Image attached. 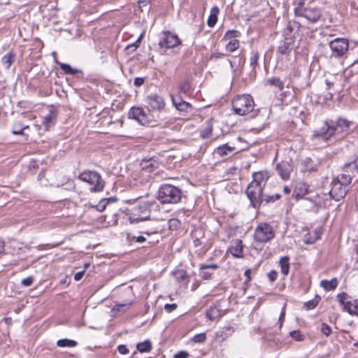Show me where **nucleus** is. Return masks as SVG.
Segmentation results:
<instances>
[{
  "label": "nucleus",
  "instance_id": "1",
  "mask_svg": "<svg viewBox=\"0 0 358 358\" xmlns=\"http://www.w3.org/2000/svg\"><path fill=\"white\" fill-rule=\"evenodd\" d=\"M350 122L345 119L338 118L336 122L330 120L324 122L322 127L316 130L314 136L317 138L327 141L332 137L338 136L336 138L343 137V134L348 131Z\"/></svg>",
  "mask_w": 358,
  "mask_h": 358
},
{
  "label": "nucleus",
  "instance_id": "2",
  "mask_svg": "<svg viewBox=\"0 0 358 358\" xmlns=\"http://www.w3.org/2000/svg\"><path fill=\"white\" fill-rule=\"evenodd\" d=\"M182 196L181 189L171 184H162L158 189L157 199L163 204L178 203L181 201Z\"/></svg>",
  "mask_w": 358,
  "mask_h": 358
},
{
  "label": "nucleus",
  "instance_id": "3",
  "mask_svg": "<svg viewBox=\"0 0 358 358\" xmlns=\"http://www.w3.org/2000/svg\"><path fill=\"white\" fill-rule=\"evenodd\" d=\"M350 177L339 173L331 182L329 194L334 200L338 201L343 199L350 190Z\"/></svg>",
  "mask_w": 358,
  "mask_h": 358
},
{
  "label": "nucleus",
  "instance_id": "4",
  "mask_svg": "<svg viewBox=\"0 0 358 358\" xmlns=\"http://www.w3.org/2000/svg\"><path fill=\"white\" fill-rule=\"evenodd\" d=\"M234 113L238 115H245L254 110L255 102L250 94L236 96L232 101Z\"/></svg>",
  "mask_w": 358,
  "mask_h": 358
},
{
  "label": "nucleus",
  "instance_id": "5",
  "mask_svg": "<svg viewBox=\"0 0 358 358\" xmlns=\"http://www.w3.org/2000/svg\"><path fill=\"white\" fill-rule=\"evenodd\" d=\"M294 15L296 17H304L308 22L314 24L317 22L322 17V12L317 7H304L303 3H300L294 8Z\"/></svg>",
  "mask_w": 358,
  "mask_h": 358
},
{
  "label": "nucleus",
  "instance_id": "6",
  "mask_svg": "<svg viewBox=\"0 0 358 358\" xmlns=\"http://www.w3.org/2000/svg\"><path fill=\"white\" fill-rule=\"evenodd\" d=\"M78 178L91 185L90 191L101 192L105 186V182L101 175L94 171H85L81 173Z\"/></svg>",
  "mask_w": 358,
  "mask_h": 358
},
{
  "label": "nucleus",
  "instance_id": "7",
  "mask_svg": "<svg viewBox=\"0 0 358 358\" xmlns=\"http://www.w3.org/2000/svg\"><path fill=\"white\" fill-rule=\"evenodd\" d=\"M263 185L251 182L246 189V194L250 201L251 205L257 208L262 204Z\"/></svg>",
  "mask_w": 358,
  "mask_h": 358
},
{
  "label": "nucleus",
  "instance_id": "8",
  "mask_svg": "<svg viewBox=\"0 0 358 358\" xmlns=\"http://www.w3.org/2000/svg\"><path fill=\"white\" fill-rule=\"evenodd\" d=\"M181 43L178 36L170 31H163L159 41V46L162 54H164L167 49L173 48Z\"/></svg>",
  "mask_w": 358,
  "mask_h": 358
},
{
  "label": "nucleus",
  "instance_id": "9",
  "mask_svg": "<svg viewBox=\"0 0 358 358\" xmlns=\"http://www.w3.org/2000/svg\"><path fill=\"white\" fill-rule=\"evenodd\" d=\"M275 236L273 227L267 223L259 224L255 232V240L259 243H266Z\"/></svg>",
  "mask_w": 358,
  "mask_h": 358
},
{
  "label": "nucleus",
  "instance_id": "10",
  "mask_svg": "<svg viewBox=\"0 0 358 358\" xmlns=\"http://www.w3.org/2000/svg\"><path fill=\"white\" fill-rule=\"evenodd\" d=\"M129 117L136 120L143 126H152L154 121L150 115L146 113L143 108L141 107H132L128 113Z\"/></svg>",
  "mask_w": 358,
  "mask_h": 358
},
{
  "label": "nucleus",
  "instance_id": "11",
  "mask_svg": "<svg viewBox=\"0 0 358 358\" xmlns=\"http://www.w3.org/2000/svg\"><path fill=\"white\" fill-rule=\"evenodd\" d=\"M150 216V205L147 203H143L133 209V213L129 217V222L131 224L138 223L148 220Z\"/></svg>",
  "mask_w": 358,
  "mask_h": 358
},
{
  "label": "nucleus",
  "instance_id": "12",
  "mask_svg": "<svg viewBox=\"0 0 358 358\" xmlns=\"http://www.w3.org/2000/svg\"><path fill=\"white\" fill-rule=\"evenodd\" d=\"M336 297L341 306H343V311L348 312L351 315L358 316V299L352 303L349 300L350 296L345 292L338 294Z\"/></svg>",
  "mask_w": 358,
  "mask_h": 358
},
{
  "label": "nucleus",
  "instance_id": "13",
  "mask_svg": "<svg viewBox=\"0 0 358 358\" xmlns=\"http://www.w3.org/2000/svg\"><path fill=\"white\" fill-rule=\"evenodd\" d=\"M331 50V57H341L348 51L349 42L344 38H336L329 43Z\"/></svg>",
  "mask_w": 358,
  "mask_h": 358
},
{
  "label": "nucleus",
  "instance_id": "14",
  "mask_svg": "<svg viewBox=\"0 0 358 358\" xmlns=\"http://www.w3.org/2000/svg\"><path fill=\"white\" fill-rule=\"evenodd\" d=\"M145 101L150 110L160 111L165 107L164 98L155 93L149 94L146 97Z\"/></svg>",
  "mask_w": 358,
  "mask_h": 358
},
{
  "label": "nucleus",
  "instance_id": "15",
  "mask_svg": "<svg viewBox=\"0 0 358 358\" xmlns=\"http://www.w3.org/2000/svg\"><path fill=\"white\" fill-rule=\"evenodd\" d=\"M275 170L279 176L283 180H287L290 178V173L293 171V164L292 161H282L275 166Z\"/></svg>",
  "mask_w": 358,
  "mask_h": 358
},
{
  "label": "nucleus",
  "instance_id": "16",
  "mask_svg": "<svg viewBox=\"0 0 358 358\" xmlns=\"http://www.w3.org/2000/svg\"><path fill=\"white\" fill-rule=\"evenodd\" d=\"M341 174L349 176L352 182V178L358 176V156L353 161L345 163L342 166Z\"/></svg>",
  "mask_w": 358,
  "mask_h": 358
},
{
  "label": "nucleus",
  "instance_id": "17",
  "mask_svg": "<svg viewBox=\"0 0 358 358\" xmlns=\"http://www.w3.org/2000/svg\"><path fill=\"white\" fill-rule=\"evenodd\" d=\"M294 48V39L292 36H286L281 41L278 47L277 52L281 55H288Z\"/></svg>",
  "mask_w": 358,
  "mask_h": 358
},
{
  "label": "nucleus",
  "instance_id": "18",
  "mask_svg": "<svg viewBox=\"0 0 358 358\" xmlns=\"http://www.w3.org/2000/svg\"><path fill=\"white\" fill-rule=\"evenodd\" d=\"M224 314L225 310L221 309L217 304L210 306L206 312V317L211 321L219 320Z\"/></svg>",
  "mask_w": 358,
  "mask_h": 358
},
{
  "label": "nucleus",
  "instance_id": "19",
  "mask_svg": "<svg viewBox=\"0 0 358 358\" xmlns=\"http://www.w3.org/2000/svg\"><path fill=\"white\" fill-rule=\"evenodd\" d=\"M171 100L175 106V107L180 112H189L192 110V106L189 103L182 100V99L179 96H171Z\"/></svg>",
  "mask_w": 358,
  "mask_h": 358
},
{
  "label": "nucleus",
  "instance_id": "20",
  "mask_svg": "<svg viewBox=\"0 0 358 358\" xmlns=\"http://www.w3.org/2000/svg\"><path fill=\"white\" fill-rule=\"evenodd\" d=\"M309 192V186L303 182L298 183L294 190L293 197L296 200L303 199Z\"/></svg>",
  "mask_w": 358,
  "mask_h": 358
},
{
  "label": "nucleus",
  "instance_id": "21",
  "mask_svg": "<svg viewBox=\"0 0 358 358\" xmlns=\"http://www.w3.org/2000/svg\"><path fill=\"white\" fill-rule=\"evenodd\" d=\"M243 242L240 239H236L232 242L229 248L230 253L236 258L243 257Z\"/></svg>",
  "mask_w": 358,
  "mask_h": 358
},
{
  "label": "nucleus",
  "instance_id": "22",
  "mask_svg": "<svg viewBox=\"0 0 358 358\" xmlns=\"http://www.w3.org/2000/svg\"><path fill=\"white\" fill-rule=\"evenodd\" d=\"M218 265L216 264H202L199 266L200 276L203 280H210L212 278L213 273L209 271H206V269L216 270L218 268Z\"/></svg>",
  "mask_w": 358,
  "mask_h": 358
},
{
  "label": "nucleus",
  "instance_id": "23",
  "mask_svg": "<svg viewBox=\"0 0 358 358\" xmlns=\"http://www.w3.org/2000/svg\"><path fill=\"white\" fill-rule=\"evenodd\" d=\"M235 150V148L228 144H224L218 146L214 150V155L220 157H225L231 155Z\"/></svg>",
  "mask_w": 358,
  "mask_h": 358
},
{
  "label": "nucleus",
  "instance_id": "24",
  "mask_svg": "<svg viewBox=\"0 0 358 358\" xmlns=\"http://www.w3.org/2000/svg\"><path fill=\"white\" fill-rule=\"evenodd\" d=\"M143 170L147 172H152L156 170L159 166V163L153 158L144 159L141 164Z\"/></svg>",
  "mask_w": 358,
  "mask_h": 358
},
{
  "label": "nucleus",
  "instance_id": "25",
  "mask_svg": "<svg viewBox=\"0 0 358 358\" xmlns=\"http://www.w3.org/2000/svg\"><path fill=\"white\" fill-rule=\"evenodd\" d=\"M28 128V125L23 124L20 121H15L13 124L11 132L14 135L24 136H26V139H27L29 136L25 134L24 131Z\"/></svg>",
  "mask_w": 358,
  "mask_h": 358
},
{
  "label": "nucleus",
  "instance_id": "26",
  "mask_svg": "<svg viewBox=\"0 0 358 358\" xmlns=\"http://www.w3.org/2000/svg\"><path fill=\"white\" fill-rule=\"evenodd\" d=\"M252 177L253 180L252 182H256L257 183L264 186L265 182L269 178V175L267 171H259L254 173Z\"/></svg>",
  "mask_w": 358,
  "mask_h": 358
},
{
  "label": "nucleus",
  "instance_id": "27",
  "mask_svg": "<svg viewBox=\"0 0 358 358\" xmlns=\"http://www.w3.org/2000/svg\"><path fill=\"white\" fill-rule=\"evenodd\" d=\"M15 61V54L10 51L3 56L1 58V63L3 65L6 69H9L10 66L12 64H13Z\"/></svg>",
  "mask_w": 358,
  "mask_h": 358
},
{
  "label": "nucleus",
  "instance_id": "28",
  "mask_svg": "<svg viewBox=\"0 0 358 358\" xmlns=\"http://www.w3.org/2000/svg\"><path fill=\"white\" fill-rule=\"evenodd\" d=\"M220 13L219 8L217 6H213L210 9V13L207 20V24L209 27H213L217 21V15Z\"/></svg>",
  "mask_w": 358,
  "mask_h": 358
},
{
  "label": "nucleus",
  "instance_id": "29",
  "mask_svg": "<svg viewBox=\"0 0 358 358\" xmlns=\"http://www.w3.org/2000/svg\"><path fill=\"white\" fill-rule=\"evenodd\" d=\"M302 171L303 172H312L316 171V165L310 158H306L302 162Z\"/></svg>",
  "mask_w": 358,
  "mask_h": 358
},
{
  "label": "nucleus",
  "instance_id": "30",
  "mask_svg": "<svg viewBox=\"0 0 358 358\" xmlns=\"http://www.w3.org/2000/svg\"><path fill=\"white\" fill-rule=\"evenodd\" d=\"M320 285L327 291H331L334 289L338 285V281L336 278H333L331 280H323L320 282Z\"/></svg>",
  "mask_w": 358,
  "mask_h": 358
},
{
  "label": "nucleus",
  "instance_id": "31",
  "mask_svg": "<svg viewBox=\"0 0 358 358\" xmlns=\"http://www.w3.org/2000/svg\"><path fill=\"white\" fill-rule=\"evenodd\" d=\"M266 83L271 86L275 87L279 91L284 88V83L278 77L270 78L267 79Z\"/></svg>",
  "mask_w": 358,
  "mask_h": 358
},
{
  "label": "nucleus",
  "instance_id": "32",
  "mask_svg": "<svg viewBox=\"0 0 358 358\" xmlns=\"http://www.w3.org/2000/svg\"><path fill=\"white\" fill-rule=\"evenodd\" d=\"M56 120V113L51 111L48 115L43 117V124L46 128H48L55 124Z\"/></svg>",
  "mask_w": 358,
  "mask_h": 358
},
{
  "label": "nucleus",
  "instance_id": "33",
  "mask_svg": "<svg viewBox=\"0 0 358 358\" xmlns=\"http://www.w3.org/2000/svg\"><path fill=\"white\" fill-rule=\"evenodd\" d=\"M136 348L140 352H149L152 350V343L149 340L145 341L138 343Z\"/></svg>",
  "mask_w": 358,
  "mask_h": 358
},
{
  "label": "nucleus",
  "instance_id": "34",
  "mask_svg": "<svg viewBox=\"0 0 358 358\" xmlns=\"http://www.w3.org/2000/svg\"><path fill=\"white\" fill-rule=\"evenodd\" d=\"M60 69L64 72L66 74L69 75H76L77 73H82V71L78 69H74L71 67L68 64H60Z\"/></svg>",
  "mask_w": 358,
  "mask_h": 358
},
{
  "label": "nucleus",
  "instance_id": "35",
  "mask_svg": "<svg viewBox=\"0 0 358 358\" xmlns=\"http://www.w3.org/2000/svg\"><path fill=\"white\" fill-rule=\"evenodd\" d=\"M77 344L76 341L68 338L59 339L57 341V346L60 348H73L76 347Z\"/></svg>",
  "mask_w": 358,
  "mask_h": 358
},
{
  "label": "nucleus",
  "instance_id": "36",
  "mask_svg": "<svg viewBox=\"0 0 358 358\" xmlns=\"http://www.w3.org/2000/svg\"><path fill=\"white\" fill-rule=\"evenodd\" d=\"M280 265L282 273L287 275L289 271V258L287 257H282L280 260Z\"/></svg>",
  "mask_w": 358,
  "mask_h": 358
},
{
  "label": "nucleus",
  "instance_id": "37",
  "mask_svg": "<svg viewBox=\"0 0 358 358\" xmlns=\"http://www.w3.org/2000/svg\"><path fill=\"white\" fill-rule=\"evenodd\" d=\"M191 88V84L189 80H182L178 85V92L180 94H187Z\"/></svg>",
  "mask_w": 358,
  "mask_h": 358
},
{
  "label": "nucleus",
  "instance_id": "38",
  "mask_svg": "<svg viewBox=\"0 0 358 358\" xmlns=\"http://www.w3.org/2000/svg\"><path fill=\"white\" fill-rule=\"evenodd\" d=\"M300 27V24L299 22L295 21H289L285 29V33L286 35H289L293 31L299 30Z\"/></svg>",
  "mask_w": 358,
  "mask_h": 358
},
{
  "label": "nucleus",
  "instance_id": "39",
  "mask_svg": "<svg viewBox=\"0 0 358 358\" xmlns=\"http://www.w3.org/2000/svg\"><path fill=\"white\" fill-rule=\"evenodd\" d=\"M281 197L280 194H275L273 195H265L262 196V203L264 202L266 204L268 203H273L275 201L280 199Z\"/></svg>",
  "mask_w": 358,
  "mask_h": 358
},
{
  "label": "nucleus",
  "instance_id": "40",
  "mask_svg": "<svg viewBox=\"0 0 358 358\" xmlns=\"http://www.w3.org/2000/svg\"><path fill=\"white\" fill-rule=\"evenodd\" d=\"M239 48V41L237 39H231L230 41L227 44L226 49L227 51L232 52L236 50H238Z\"/></svg>",
  "mask_w": 358,
  "mask_h": 358
},
{
  "label": "nucleus",
  "instance_id": "41",
  "mask_svg": "<svg viewBox=\"0 0 358 358\" xmlns=\"http://www.w3.org/2000/svg\"><path fill=\"white\" fill-rule=\"evenodd\" d=\"M143 235L144 234H141L138 236L129 235L127 237V239L130 243H143L146 241V238Z\"/></svg>",
  "mask_w": 358,
  "mask_h": 358
},
{
  "label": "nucleus",
  "instance_id": "42",
  "mask_svg": "<svg viewBox=\"0 0 358 358\" xmlns=\"http://www.w3.org/2000/svg\"><path fill=\"white\" fill-rule=\"evenodd\" d=\"M259 59V54L258 53L257 51L253 50L252 52V55L250 59V66L252 68V69H255L257 66Z\"/></svg>",
  "mask_w": 358,
  "mask_h": 358
},
{
  "label": "nucleus",
  "instance_id": "43",
  "mask_svg": "<svg viewBox=\"0 0 358 358\" xmlns=\"http://www.w3.org/2000/svg\"><path fill=\"white\" fill-rule=\"evenodd\" d=\"M241 33L237 30H228L224 34V39H236L239 37Z\"/></svg>",
  "mask_w": 358,
  "mask_h": 358
},
{
  "label": "nucleus",
  "instance_id": "44",
  "mask_svg": "<svg viewBox=\"0 0 358 358\" xmlns=\"http://www.w3.org/2000/svg\"><path fill=\"white\" fill-rule=\"evenodd\" d=\"M212 131H213V126L211 124H208V126L206 127V128H205L204 129L201 131V132H200L201 136L203 138H208L212 134Z\"/></svg>",
  "mask_w": 358,
  "mask_h": 358
},
{
  "label": "nucleus",
  "instance_id": "45",
  "mask_svg": "<svg viewBox=\"0 0 358 358\" xmlns=\"http://www.w3.org/2000/svg\"><path fill=\"white\" fill-rule=\"evenodd\" d=\"M206 340V335L205 333L198 334L194 336L192 341L196 343H203Z\"/></svg>",
  "mask_w": 358,
  "mask_h": 358
},
{
  "label": "nucleus",
  "instance_id": "46",
  "mask_svg": "<svg viewBox=\"0 0 358 358\" xmlns=\"http://www.w3.org/2000/svg\"><path fill=\"white\" fill-rule=\"evenodd\" d=\"M158 232V227L150 226L145 228L142 230L140 234H146V235H152Z\"/></svg>",
  "mask_w": 358,
  "mask_h": 358
},
{
  "label": "nucleus",
  "instance_id": "47",
  "mask_svg": "<svg viewBox=\"0 0 358 358\" xmlns=\"http://www.w3.org/2000/svg\"><path fill=\"white\" fill-rule=\"evenodd\" d=\"M132 303V301H127L124 303L116 304L114 306L113 310H116L117 311H124L125 308H128L129 306H130Z\"/></svg>",
  "mask_w": 358,
  "mask_h": 358
},
{
  "label": "nucleus",
  "instance_id": "48",
  "mask_svg": "<svg viewBox=\"0 0 358 358\" xmlns=\"http://www.w3.org/2000/svg\"><path fill=\"white\" fill-rule=\"evenodd\" d=\"M319 297L317 296L315 299L308 301L305 303V306H306L307 309H313L314 308L317 304L319 301Z\"/></svg>",
  "mask_w": 358,
  "mask_h": 358
},
{
  "label": "nucleus",
  "instance_id": "49",
  "mask_svg": "<svg viewBox=\"0 0 358 358\" xmlns=\"http://www.w3.org/2000/svg\"><path fill=\"white\" fill-rule=\"evenodd\" d=\"M177 278L181 280V281H185V283H187L189 282V280H187V273L186 271H183V270H181V271H179L178 273H177Z\"/></svg>",
  "mask_w": 358,
  "mask_h": 358
},
{
  "label": "nucleus",
  "instance_id": "50",
  "mask_svg": "<svg viewBox=\"0 0 358 358\" xmlns=\"http://www.w3.org/2000/svg\"><path fill=\"white\" fill-rule=\"evenodd\" d=\"M290 336L297 341H300L303 340V336L301 334L299 331H292L289 333Z\"/></svg>",
  "mask_w": 358,
  "mask_h": 358
},
{
  "label": "nucleus",
  "instance_id": "51",
  "mask_svg": "<svg viewBox=\"0 0 358 358\" xmlns=\"http://www.w3.org/2000/svg\"><path fill=\"white\" fill-rule=\"evenodd\" d=\"M321 331L326 336H328L330 335V334L331 332V328L330 327L329 325H328V324H327L325 323H323L322 324Z\"/></svg>",
  "mask_w": 358,
  "mask_h": 358
},
{
  "label": "nucleus",
  "instance_id": "52",
  "mask_svg": "<svg viewBox=\"0 0 358 358\" xmlns=\"http://www.w3.org/2000/svg\"><path fill=\"white\" fill-rule=\"evenodd\" d=\"M34 282V278L32 276H29L21 281V285L24 287H29L32 285Z\"/></svg>",
  "mask_w": 358,
  "mask_h": 358
},
{
  "label": "nucleus",
  "instance_id": "53",
  "mask_svg": "<svg viewBox=\"0 0 358 358\" xmlns=\"http://www.w3.org/2000/svg\"><path fill=\"white\" fill-rule=\"evenodd\" d=\"M178 306L176 303H166L164 305V310L167 313H171L177 308Z\"/></svg>",
  "mask_w": 358,
  "mask_h": 358
},
{
  "label": "nucleus",
  "instance_id": "54",
  "mask_svg": "<svg viewBox=\"0 0 358 358\" xmlns=\"http://www.w3.org/2000/svg\"><path fill=\"white\" fill-rule=\"evenodd\" d=\"M325 83L327 87V90H333L334 86L336 84V78H334V79L327 78L325 80Z\"/></svg>",
  "mask_w": 358,
  "mask_h": 358
},
{
  "label": "nucleus",
  "instance_id": "55",
  "mask_svg": "<svg viewBox=\"0 0 358 358\" xmlns=\"http://www.w3.org/2000/svg\"><path fill=\"white\" fill-rule=\"evenodd\" d=\"M142 37H143V35H141L140 37L137 39V41L135 43L127 45L126 49L128 50H129L130 49H131L132 50H135L138 47L140 41Z\"/></svg>",
  "mask_w": 358,
  "mask_h": 358
},
{
  "label": "nucleus",
  "instance_id": "56",
  "mask_svg": "<svg viewBox=\"0 0 358 358\" xmlns=\"http://www.w3.org/2000/svg\"><path fill=\"white\" fill-rule=\"evenodd\" d=\"M170 228L177 229L180 225V222L177 219H171L169 221Z\"/></svg>",
  "mask_w": 358,
  "mask_h": 358
},
{
  "label": "nucleus",
  "instance_id": "57",
  "mask_svg": "<svg viewBox=\"0 0 358 358\" xmlns=\"http://www.w3.org/2000/svg\"><path fill=\"white\" fill-rule=\"evenodd\" d=\"M189 357V354L186 351H179L176 353L173 356V358H188Z\"/></svg>",
  "mask_w": 358,
  "mask_h": 358
},
{
  "label": "nucleus",
  "instance_id": "58",
  "mask_svg": "<svg viewBox=\"0 0 358 358\" xmlns=\"http://www.w3.org/2000/svg\"><path fill=\"white\" fill-rule=\"evenodd\" d=\"M117 351L121 355H126L129 353V349L124 345H119L117 346Z\"/></svg>",
  "mask_w": 358,
  "mask_h": 358
},
{
  "label": "nucleus",
  "instance_id": "59",
  "mask_svg": "<svg viewBox=\"0 0 358 358\" xmlns=\"http://www.w3.org/2000/svg\"><path fill=\"white\" fill-rule=\"evenodd\" d=\"M268 277L271 282H274L278 278V273L273 270L268 273Z\"/></svg>",
  "mask_w": 358,
  "mask_h": 358
},
{
  "label": "nucleus",
  "instance_id": "60",
  "mask_svg": "<svg viewBox=\"0 0 358 358\" xmlns=\"http://www.w3.org/2000/svg\"><path fill=\"white\" fill-rule=\"evenodd\" d=\"M285 305L284 306L282 310V312L280 313V315L279 317V323H280V328L282 327V323L285 320Z\"/></svg>",
  "mask_w": 358,
  "mask_h": 358
},
{
  "label": "nucleus",
  "instance_id": "61",
  "mask_svg": "<svg viewBox=\"0 0 358 358\" xmlns=\"http://www.w3.org/2000/svg\"><path fill=\"white\" fill-rule=\"evenodd\" d=\"M315 236L314 238H308L307 240L305 241V243H308V244L314 243L320 238L319 235L317 234V233L316 231L315 232Z\"/></svg>",
  "mask_w": 358,
  "mask_h": 358
},
{
  "label": "nucleus",
  "instance_id": "62",
  "mask_svg": "<svg viewBox=\"0 0 358 358\" xmlns=\"http://www.w3.org/2000/svg\"><path fill=\"white\" fill-rule=\"evenodd\" d=\"M144 83V78H136L134 82V84L136 87H140Z\"/></svg>",
  "mask_w": 358,
  "mask_h": 358
},
{
  "label": "nucleus",
  "instance_id": "63",
  "mask_svg": "<svg viewBox=\"0 0 358 358\" xmlns=\"http://www.w3.org/2000/svg\"><path fill=\"white\" fill-rule=\"evenodd\" d=\"M85 274V271H79L75 273L74 275V280L76 281H78L82 279Z\"/></svg>",
  "mask_w": 358,
  "mask_h": 358
},
{
  "label": "nucleus",
  "instance_id": "64",
  "mask_svg": "<svg viewBox=\"0 0 358 358\" xmlns=\"http://www.w3.org/2000/svg\"><path fill=\"white\" fill-rule=\"evenodd\" d=\"M224 54H223V53L215 52L211 55V59H221V58L224 57Z\"/></svg>",
  "mask_w": 358,
  "mask_h": 358
}]
</instances>
